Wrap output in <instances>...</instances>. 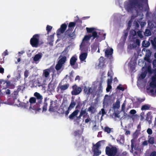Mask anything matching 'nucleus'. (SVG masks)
Returning a JSON list of instances; mask_svg holds the SVG:
<instances>
[{"label": "nucleus", "mask_w": 156, "mask_h": 156, "mask_svg": "<svg viewBox=\"0 0 156 156\" xmlns=\"http://www.w3.org/2000/svg\"><path fill=\"white\" fill-rule=\"evenodd\" d=\"M153 72L154 76L152 77L150 83V87L147 88L148 92L152 95L156 94V69Z\"/></svg>", "instance_id": "f257e3e1"}, {"label": "nucleus", "mask_w": 156, "mask_h": 156, "mask_svg": "<svg viewBox=\"0 0 156 156\" xmlns=\"http://www.w3.org/2000/svg\"><path fill=\"white\" fill-rule=\"evenodd\" d=\"M91 38L92 40V36L91 34L85 35L82 40V42L80 45V49L82 51L83 49L85 51H87L90 48L89 46L90 44L89 43V41Z\"/></svg>", "instance_id": "f03ea898"}, {"label": "nucleus", "mask_w": 156, "mask_h": 156, "mask_svg": "<svg viewBox=\"0 0 156 156\" xmlns=\"http://www.w3.org/2000/svg\"><path fill=\"white\" fill-rule=\"evenodd\" d=\"M151 68V66H149L147 67L144 66L143 67L142 69V72L139 75L138 78V83L144 81V79L146 76L147 72L150 74H151L152 73Z\"/></svg>", "instance_id": "7ed1b4c3"}, {"label": "nucleus", "mask_w": 156, "mask_h": 156, "mask_svg": "<svg viewBox=\"0 0 156 156\" xmlns=\"http://www.w3.org/2000/svg\"><path fill=\"white\" fill-rule=\"evenodd\" d=\"M40 35L39 34H35L30 40V43L31 45L35 47H37L39 43Z\"/></svg>", "instance_id": "20e7f679"}, {"label": "nucleus", "mask_w": 156, "mask_h": 156, "mask_svg": "<svg viewBox=\"0 0 156 156\" xmlns=\"http://www.w3.org/2000/svg\"><path fill=\"white\" fill-rule=\"evenodd\" d=\"M106 154L109 156L115 155L117 151L116 148L113 147H107L105 150Z\"/></svg>", "instance_id": "39448f33"}, {"label": "nucleus", "mask_w": 156, "mask_h": 156, "mask_svg": "<svg viewBox=\"0 0 156 156\" xmlns=\"http://www.w3.org/2000/svg\"><path fill=\"white\" fill-rule=\"evenodd\" d=\"M86 29L87 32L88 33H92L91 34L92 36V40H94L95 38L97 37L98 36L97 33L95 31L96 29L94 27H86Z\"/></svg>", "instance_id": "423d86ee"}, {"label": "nucleus", "mask_w": 156, "mask_h": 156, "mask_svg": "<svg viewBox=\"0 0 156 156\" xmlns=\"http://www.w3.org/2000/svg\"><path fill=\"white\" fill-rule=\"evenodd\" d=\"M73 90L71 91L72 95H76L79 94L81 91L82 90L80 87L74 85L73 86Z\"/></svg>", "instance_id": "0eeeda50"}, {"label": "nucleus", "mask_w": 156, "mask_h": 156, "mask_svg": "<svg viewBox=\"0 0 156 156\" xmlns=\"http://www.w3.org/2000/svg\"><path fill=\"white\" fill-rule=\"evenodd\" d=\"M43 56V54L41 53H38L36 54L33 57V62L36 64L38 63Z\"/></svg>", "instance_id": "6e6552de"}, {"label": "nucleus", "mask_w": 156, "mask_h": 156, "mask_svg": "<svg viewBox=\"0 0 156 156\" xmlns=\"http://www.w3.org/2000/svg\"><path fill=\"white\" fill-rule=\"evenodd\" d=\"M67 27V25L65 23L62 24L60 28L58 29L57 31V34L58 37L60 35L62 34L65 31Z\"/></svg>", "instance_id": "1a4fd4ad"}, {"label": "nucleus", "mask_w": 156, "mask_h": 156, "mask_svg": "<svg viewBox=\"0 0 156 156\" xmlns=\"http://www.w3.org/2000/svg\"><path fill=\"white\" fill-rule=\"evenodd\" d=\"M142 52L143 53L145 52L146 56L145 57V60L149 62H150L151 60L149 58L151 55V52L150 51L147 49L144 48L142 50Z\"/></svg>", "instance_id": "9d476101"}, {"label": "nucleus", "mask_w": 156, "mask_h": 156, "mask_svg": "<svg viewBox=\"0 0 156 156\" xmlns=\"http://www.w3.org/2000/svg\"><path fill=\"white\" fill-rule=\"evenodd\" d=\"M99 84L100 87H101V83L98 82H94L91 87L88 88V92L90 93H92L97 87V85Z\"/></svg>", "instance_id": "9b49d317"}, {"label": "nucleus", "mask_w": 156, "mask_h": 156, "mask_svg": "<svg viewBox=\"0 0 156 156\" xmlns=\"http://www.w3.org/2000/svg\"><path fill=\"white\" fill-rule=\"evenodd\" d=\"M80 49L81 51V52L80 56V59L81 61H84L85 62H86V61L85 60L87 56V54L86 52L87 51H84V49H83V51H82L81 49Z\"/></svg>", "instance_id": "f8f14e48"}, {"label": "nucleus", "mask_w": 156, "mask_h": 156, "mask_svg": "<svg viewBox=\"0 0 156 156\" xmlns=\"http://www.w3.org/2000/svg\"><path fill=\"white\" fill-rule=\"evenodd\" d=\"M111 99V97L108 95H106L105 96L103 102V107L105 108L110 102Z\"/></svg>", "instance_id": "ddd939ff"}, {"label": "nucleus", "mask_w": 156, "mask_h": 156, "mask_svg": "<svg viewBox=\"0 0 156 156\" xmlns=\"http://www.w3.org/2000/svg\"><path fill=\"white\" fill-rule=\"evenodd\" d=\"M113 53V49L112 48L108 47L105 51V55L107 57H110Z\"/></svg>", "instance_id": "4468645a"}, {"label": "nucleus", "mask_w": 156, "mask_h": 156, "mask_svg": "<svg viewBox=\"0 0 156 156\" xmlns=\"http://www.w3.org/2000/svg\"><path fill=\"white\" fill-rule=\"evenodd\" d=\"M99 62L97 66L98 68H103L105 66L104 59L102 57H101L99 59Z\"/></svg>", "instance_id": "2eb2a0df"}, {"label": "nucleus", "mask_w": 156, "mask_h": 156, "mask_svg": "<svg viewBox=\"0 0 156 156\" xmlns=\"http://www.w3.org/2000/svg\"><path fill=\"white\" fill-rule=\"evenodd\" d=\"M140 44V41L138 39L136 40V42L134 43L132 45L131 44L128 46V48L130 49H132L136 47L137 45H139Z\"/></svg>", "instance_id": "dca6fc26"}, {"label": "nucleus", "mask_w": 156, "mask_h": 156, "mask_svg": "<svg viewBox=\"0 0 156 156\" xmlns=\"http://www.w3.org/2000/svg\"><path fill=\"white\" fill-rule=\"evenodd\" d=\"M104 144V140L100 141L94 146L93 148H97L99 149L101 146H103Z\"/></svg>", "instance_id": "f3484780"}, {"label": "nucleus", "mask_w": 156, "mask_h": 156, "mask_svg": "<svg viewBox=\"0 0 156 156\" xmlns=\"http://www.w3.org/2000/svg\"><path fill=\"white\" fill-rule=\"evenodd\" d=\"M36 99L34 97L31 98L29 100V102L30 104V109H32L33 110H36V109L34 108H32L31 105V104H32L35 103L36 102Z\"/></svg>", "instance_id": "a211bd4d"}, {"label": "nucleus", "mask_w": 156, "mask_h": 156, "mask_svg": "<svg viewBox=\"0 0 156 156\" xmlns=\"http://www.w3.org/2000/svg\"><path fill=\"white\" fill-rule=\"evenodd\" d=\"M94 154V156H98L101 153V151L98 148H93Z\"/></svg>", "instance_id": "6ab92c4d"}, {"label": "nucleus", "mask_w": 156, "mask_h": 156, "mask_svg": "<svg viewBox=\"0 0 156 156\" xmlns=\"http://www.w3.org/2000/svg\"><path fill=\"white\" fill-rule=\"evenodd\" d=\"M77 58L76 56H73L70 60V64L72 66H73L76 63Z\"/></svg>", "instance_id": "aec40b11"}, {"label": "nucleus", "mask_w": 156, "mask_h": 156, "mask_svg": "<svg viewBox=\"0 0 156 156\" xmlns=\"http://www.w3.org/2000/svg\"><path fill=\"white\" fill-rule=\"evenodd\" d=\"M69 85L68 84H65L64 85H59L58 88L60 89L61 90L63 91L67 89L69 87Z\"/></svg>", "instance_id": "412c9836"}, {"label": "nucleus", "mask_w": 156, "mask_h": 156, "mask_svg": "<svg viewBox=\"0 0 156 156\" xmlns=\"http://www.w3.org/2000/svg\"><path fill=\"white\" fill-rule=\"evenodd\" d=\"M97 48H98V50L97 52L99 53L100 51L99 48V44L98 43H94L92 46V50H94V51H95Z\"/></svg>", "instance_id": "4be33fe9"}, {"label": "nucleus", "mask_w": 156, "mask_h": 156, "mask_svg": "<svg viewBox=\"0 0 156 156\" xmlns=\"http://www.w3.org/2000/svg\"><path fill=\"white\" fill-rule=\"evenodd\" d=\"M120 102L119 100H117L116 102L113 105V108L114 109H117L120 106Z\"/></svg>", "instance_id": "5701e85b"}, {"label": "nucleus", "mask_w": 156, "mask_h": 156, "mask_svg": "<svg viewBox=\"0 0 156 156\" xmlns=\"http://www.w3.org/2000/svg\"><path fill=\"white\" fill-rule=\"evenodd\" d=\"M54 102L53 101H51V105L50 106V108L49 109V111L51 112H53L55 111V110L56 107H54L52 105L54 104Z\"/></svg>", "instance_id": "b1692460"}, {"label": "nucleus", "mask_w": 156, "mask_h": 156, "mask_svg": "<svg viewBox=\"0 0 156 156\" xmlns=\"http://www.w3.org/2000/svg\"><path fill=\"white\" fill-rule=\"evenodd\" d=\"M51 69H47L44 71L43 75L46 77H48L50 72Z\"/></svg>", "instance_id": "393cba45"}, {"label": "nucleus", "mask_w": 156, "mask_h": 156, "mask_svg": "<svg viewBox=\"0 0 156 156\" xmlns=\"http://www.w3.org/2000/svg\"><path fill=\"white\" fill-rule=\"evenodd\" d=\"M66 59V56H63L62 58H60L58 62L59 63H61L62 65L65 62Z\"/></svg>", "instance_id": "a878e982"}, {"label": "nucleus", "mask_w": 156, "mask_h": 156, "mask_svg": "<svg viewBox=\"0 0 156 156\" xmlns=\"http://www.w3.org/2000/svg\"><path fill=\"white\" fill-rule=\"evenodd\" d=\"M79 112V111L78 110H75L74 111L71 115H70L69 116V118L70 119L73 118L74 116L77 115L78 112Z\"/></svg>", "instance_id": "bb28decb"}, {"label": "nucleus", "mask_w": 156, "mask_h": 156, "mask_svg": "<svg viewBox=\"0 0 156 156\" xmlns=\"http://www.w3.org/2000/svg\"><path fill=\"white\" fill-rule=\"evenodd\" d=\"M1 84L5 85L4 86L5 87H7L10 84V82L9 81H5L3 80H1L0 81Z\"/></svg>", "instance_id": "cd10ccee"}, {"label": "nucleus", "mask_w": 156, "mask_h": 156, "mask_svg": "<svg viewBox=\"0 0 156 156\" xmlns=\"http://www.w3.org/2000/svg\"><path fill=\"white\" fill-rule=\"evenodd\" d=\"M142 45L145 47H147L150 45V43L147 41H144L142 42Z\"/></svg>", "instance_id": "c85d7f7f"}, {"label": "nucleus", "mask_w": 156, "mask_h": 156, "mask_svg": "<svg viewBox=\"0 0 156 156\" xmlns=\"http://www.w3.org/2000/svg\"><path fill=\"white\" fill-rule=\"evenodd\" d=\"M34 96L36 97L37 99H42V96L37 92L35 93L34 94Z\"/></svg>", "instance_id": "c756f323"}, {"label": "nucleus", "mask_w": 156, "mask_h": 156, "mask_svg": "<svg viewBox=\"0 0 156 156\" xmlns=\"http://www.w3.org/2000/svg\"><path fill=\"white\" fill-rule=\"evenodd\" d=\"M88 111L91 113H93L95 112L96 109L94 107L91 106L88 108Z\"/></svg>", "instance_id": "7c9ffc66"}, {"label": "nucleus", "mask_w": 156, "mask_h": 156, "mask_svg": "<svg viewBox=\"0 0 156 156\" xmlns=\"http://www.w3.org/2000/svg\"><path fill=\"white\" fill-rule=\"evenodd\" d=\"M62 65L58 62V64L56 65L55 69L57 70H60L62 68Z\"/></svg>", "instance_id": "2f4dec72"}, {"label": "nucleus", "mask_w": 156, "mask_h": 156, "mask_svg": "<svg viewBox=\"0 0 156 156\" xmlns=\"http://www.w3.org/2000/svg\"><path fill=\"white\" fill-rule=\"evenodd\" d=\"M151 32L149 30H146L144 33L145 36H148L151 35Z\"/></svg>", "instance_id": "473e14b6"}, {"label": "nucleus", "mask_w": 156, "mask_h": 156, "mask_svg": "<svg viewBox=\"0 0 156 156\" xmlns=\"http://www.w3.org/2000/svg\"><path fill=\"white\" fill-rule=\"evenodd\" d=\"M21 77V75L20 73L17 74L15 78V81H16L17 80H19L20 78Z\"/></svg>", "instance_id": "72a5a7b5"}, {"label": "nucleus", "mask_w": 156, "mask_h": 156, "mask_svg": "<svg viewBox=\"0 0 156 156\" xmlns=\"http://www.w3.org/2000/svg\"><path fill=\"white\" fill-rule=\"evenodd\" d=\"M54 38V34L51 35L48 38V40L50 42H52L53 41Z\"/></svg>", "instance_id": "f704fd0d"}, {"label": "nucleus", "mask_w": 156, "mask_h": 156, "mask_svg": "<svg viewBox=\"0 0 156 156\" xmlns=\"http://www.w3.org/2000/svg\"><path fill=\"white\" fill-rule=\"evenodd\" d=\"M148 142L151 144H152L154 143V139L153 137H151L148 140Z\"/></svg>", "instance_id": "c9c22d12"}, {"label": "nucleus", "mask_w": 156, "mask_h": 156, "mask_svg": "<svg viewBox=\"0 0 156 156\" xmlns=\"http://www.w3.org/2000/svg\"><path fill=\"white\" fill-rule=\"evenodd\" d=\"M76 105L75 103L74 102H72L71 103L69 106L68 108V110L70 108H72L74 107Z\"/></svg>", "instance_id": "e433bc0d"}, {"label": "nucleus", "mask_w": 156, "mask_h": 156, "mask_svg": "<svg viewBox=\"0 0 156 156\" xmlns=\"http://www.w3.org/2000/svg\"><path fill=\"white\" fill-rule=\"evenodd\" d=\"M105 131L108 133H109L112 131V129L108 127H106L104 129Z\"/></svg>", "instance_id": "4c0bfd02"}, {"label": "nucleus", "mask_w": 156, "mask_h": 156, "mask_svg": "<svg viewBox=\"0 0 156 156\" xmlns=\"http://www.w3.org/2000/svg\"><path fill=\"white\" fill-rule=\"evenodd\" d=\"M105 114H106V112H105L104 109L102 108L101 109V111L99 112V115L102 114V117L103 115H104Z\"/></svg>", "instance_id": "58836bf2"}, {"label": "nucleus", "mask_w": 156, "mask_h": 156, "mask_svg": "<svg viewBox=\"0 0 156 156\" xmlns=\"http://www.w3.org/2000/svg\"><path fill=\"white\" fill-rule=\"evenodd\" d=\"M112 88V86L110 85H107V87L106 89L107 92H108Z\"/></svg>", "instance_id": "ea45409f"}, {"label": "nucleus", "mask_w": 156, "mask_h": 156, "mask_svg": "<svg viewBox=\"0 0 156 156\" xmlns=\"http://www.w3.org/2000/svg\"><path fill=\"white\" fill-rule=\"evenodd\" d=\"M152 44L154 48L156 49V38H155L154 39V41L152 42Z\"/></svg>", "instance_id": "a19ab883"}, {"label": "nucleus", "mask_w": 156, "mask_h": 156, "mask_svg": "<svg viewBox=\"0 0 156 156\" xmlns=\"http://www.w3.org/2000/svg\"><path fill=\"white\" fill-rule=\"evenodd\" d=\"M52 28V27L48 25L46 27V30L48 31V32L51 30Z\"/></svg>", "instance_id": "79ce46f5"}, {"label": "nucleus", "mask_w": 156, "mask_h": 156, "mask_svg": "<svg viewBox=\"0 0 156 156\" xmlns=\"http://www.w3.org/2000/svg\"><path fill=\"white\" fill-rule=\"evenodd\" d=\"M148 109L149 107L147 105H144L141 108V109L142 110H147Z\"/></svg>", "instance_id": "37998d69"}, {"label": "nucleus", "mask_w": 156, "mask_h": 156, "mask_svg": "<svg viewBox=\"0 0 156 156\" xmlns=\"http://www.w3.org/2000/svg\"><path fill=\"white\" fill-rule=\"evenodd\" d=\"M130 34L131 36H132L133 37L134 36L136 35V33L135 31L134 30H132L130 32Z\"/></svg>", "instance_id": "c03bdc74"}, {"label": "nucleus", "mask_w": 156, "mask_h": 156, "mask_svg": "<svg viewBox=\"0 0 156 156\" xmlns=\"http://www.w3.org/2000/svg\"><path fill=\"white\" fill-rule=\"evenodd\" d=\"M137 34L139 37L140 38H142L143 37L142 32L140 31H138Z\"/></svg>", "instance_id": "a18cd8bd"}, {"label": "nucleus", "mask_w": 156, "mask_h": 156, "mask_svg": "<svg viewBox=\"0 0 156 156\" xmlns=\"http://www.w3.org/2000/svg\"><path fill=\"white\" fill-rule=\"evenodd\" d=\"M48 105V103L46 102L44 103V105L43 106V111H45L47 110V106Z\"/></svg>", "instance_id": "49530a36"}, {"label": "nucleus", "mask_w": 156, "mask_h": 156, "mask_svg": "<svg viewBox=\"0 0 156 156\" xmlns=\"http://www.w3.org/2000/svg\"><path fill=\"white\" fill-rule=\"evenodd\" d=\"M86 113V111L85 110H82L81 111L80 115L79 116V117L80 118L81 117L83 114H85Z\"/></svg>", "instance_id": "de8ad7c7"}, {"label": "nucleus", "mask_w": 156, "mask_h": 156, "mask_svg": "<svg viewBox=\"0 0 156 156\" xmlns=\"http://www.w3.org/2000/svg\"><path fill=\"white\" fill-rule=\"evenodd\" d=\"M126 103L125 102V101L123 103L122 106V110L123 111H124L125 108L126 106Z\"/></svg>", "instance_id": "09e8293b"}, {"label": "nucleus", "mask_w": 156, "mask_h": 156, "mask_svg": "<svg viewBox=\"0 0 156 156\" xmlns=\"http://www.w3.org/2000/svg\"><path fill=\"white\" fill-rule=\"evenodd\" d=\"M75 24L74 22H70L69 23V27H73L75 26Z\"/></svg>", "instance_id": "8fccbe9b"}, {"label": "nucleus", "mask_w": 156, "mask_h": 156, "mask_svg": "<svg viewBox=\"0 0 156 156\" xmlns=\"http://www.w3.org/2000/svg\"><path fill=\"white\" fill-rule=\"evenodd\" d=\"M8 55V52L7 50L5 51L2 54V56L4 57Z\"/></svg>", "instance_id": "3c124183"}, {"label": "nucleus", "mask_w": 156, "mask_h": 156, "mask_svg": "<svg viewBox=\"0 0 156 156\" xmlns=\"http://www.w3.org/2000/svg\"><path fill=\"white\" fill-rule=\"evenodd\" d=\"M88 88H87L86 87H85L84 91L86 94H89V92H88Z\"/></svg>", "instance_id": "603ef678"}, {"label": "nucleus", "mask_w": 156, "mask_h": 156, "mask_svg": "<svg viewBox=\"0 0 156 156\" xmlns=\"http://www.w3.org/2000/svg\"><path fill=\"white\" fill-rule=\"evenodd\" d=\"M136 112L135 110L132 109L130 110V113L132 115L135 114L136 113Z\"/></svg>", "instance_id": "864d4df0"}, {"label": "nucleus", "mask_w": 156, "mask_h": 156, "mask_svg": "<svg viewBox=\"0 0 156 156\" xmlns=\"http://www.w3.org/2000/svg\"><path fill=\"white\" fill-rule=\"evenodd\" d=\"M112 82V79H111V78L108 79V81H107V85H111Z\"/></svg>", "instance_id": "5fc2aeb1"}, {"label": "nucleus", "mask_w": 156, "mask_h": 156, "mask_svg": "<svg viewBox=\"0 0 156 156\" xmlns=\"http://www.w3.org/2000/svg\"><path fill=\"white\" fill-rule=\"evenodd\" d=\"M29 72L27 70H26L24 72V75L25 77H27L28 76Z\"/></svg>", "instance_id": "6e6d98bb"}, {"label": "nucleus", "mask_w": 156, "mask_h": 156, "mask_svg": "<svg viewBox=\"0 0 156 156\" xmlns=\"http://www.w3.org/2000/svg\"><path fill=\"white\" fill-rule=\"evenodd\" d=\"M117 141H119V142L121 144H122L124 142V139L123 137H122V138L120 140H119V139H118L117 140Z\"/></svg>", "instance_id": "4d7b16f0"}, {"label": "nucleus", "mask_w": 156, "mask_h": 156, "mask_svg": "<svg viewBox=\"0 0 156 156\" xmlns=\"http://www.w3.org/2000/svg\"><path fill=\"white\" fill-rule=\"evenodd\" d=\"M143 64V61L142 60H139L138 64L140 66H142Z\"/></svg>", "instance_id": "13d9d810"}, {"label": "nucleus", "mask_w": 156, "mask_h": 156, "mask_svg": "<svg viewBox=\"0 0 156 156\" xmlns=\"http://www.w3.org/2000/svg\"><path fill=\"white\" fill-rule=\"evenodd\" d=\"M147 132L149 134H151L152 133V131L150 129H148L147 130Z\"/></svg>", "instance_id": "bf43d9fd"}, {"label": "nucleus", "mask_w": 156, "mask_h": 156, "mask_svg": "<svg viewBox=\"0 0 156 156\" xmlns=\"http://www.w3.org/2000/svg\"><path fill=\"white\" fill-rule=\"evenodd\" d=\"M117 88L120 90H122V91L124 90L123 89V88L121 85H119L117 87Z\"/></svg>", "instance_id": "052dcab7"}, {"label": "nucleus", "mask_w": 156, "mask_h": 156, "mask_svg": "<svg viewBox=\"0 0 156 156\" xmlns=\"http://www.w3.org/2000/svg\"><path fill=\"white\" fill-rule=\"evenodd\" d=\"M150 156H156V152H152L150 154Z\"/></svg>", "instance_id": "680f3d73"}, {"label": "nucleus", "mask_w": 156, "mask_h": 156, "mask_svg": "<svg viewBox=\"0 0 156 156\" xmlns=\"http://www.w3.org/2000/svg\"><path fill=\"white\" fill-rule=\"evenodd\" d=\"M135 140L134 139H132L131 140V147L132 148H133V143L135 142Z\"/></svg>", "instance_id": "e2e57ef3"}, {"label": "nucleus", "mask_w": 156, "mask_h": 156, "mask_svg": "<svg viewBox=\"0 0 156 156\" xmlns=\"http://www.w3.org/2000/svg\"><path fill=\"white\" fill-rule=\"evenodd\" d=\"M4 69L0 67V73H4Z\"/></svg>", "instance_id": "0e129e2a"}, {"label": "nucleus", "mask_w": 156, "mask_h": 156, "mask_svg": "<svg viewBox=\"0 0 156 156\" xmlns=\"http://www.w3.org/2000/svg\"><path fill=\"white\" fill-rule=\"evenodd\" d=\"M142 144L144 146H146L147 145V141H145Z\"/></svg>", "instance_id": "69168bd1"}, {"label": "nucleus", "mask_w": 156, "mask_h": 156, "mask_svg": "<svg viewBox=\"0 0 156 156\" xmlns=\"http://www.w3.org/2000/svg\"><path fill=\"white\" fill-rule=\"evenodd\" d=\"M144 113H141L140 114V116L141 117V120H142L144 119V117L143 116Z\"/></svg>", "instance_id": "338daca9"}, {"label": "nucleus", "mask_w": 156, "mask_h": 156, "mask_svg": "<svg viewBox=\"0 0 156 156\" xmlns=\"http://www.w3.org/2000/svg\"><path fill=\"white\" fill-rule=\"evenodd\" d=\"M153 65L154 66L156 67V60L153 61Z\"/></svg>", "instance_id": "774afa93"}]
</instances>
